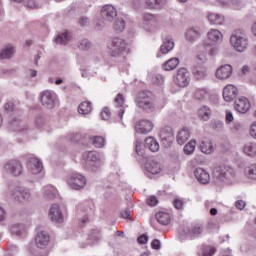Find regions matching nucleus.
Returning a JSON list of instances; mask_svg holds the SVG:
<instances>
[{
  "label": "nucleus",
  "instance_id": "f257e3e1",
  "mask_svg": "<svg viewBox=\"0 0 256 256\" xmlns=\"http://www.w3.org/2000/svg\"><path fill=\"white\" fill-rule=\"evenodd\" d=\"M217 185H233L237 181V170L229 165H217L212 170Z\"/></svg>",
  "mask_w": 256,
  "mask_h": 256
},
{
  "label": "nucleus",
  "instance_id": "f03ea898",
  "mask_svg": "<svg viewBox=\"0 0 256 256\" xmlns=\"http://www.w3.org/2000/svg\"><path fill=\"white\" fill-rule=\"evenodd\" d=\"M108 55L113 59H121L125 53H129V43L121 37H114L107 43Z\"/></svg>",
  "mask_w": 256,
  "mask_h": 256
},
{
  "label": "nucleus",
  "instance_id": "7ed1b4c3",
  "mask_svg": "<svg viewBox=\"0 0 256 256\" xmlns=\"http://www.w3.org/2000/svg\"><path fill=\"white\" fill-rule=\"evenodd\" d=\"M135 103L139 109L145 111V113H153L157 109L155 104V94L151 91H141L138 93L135 99Z\"/></svg>",
  "mask_w": 256,
  "mask_h": 256
},
{
  "label": "nucleus",
  "instance_id": "20e7f679",
  "mask_svg": "<svg viewBox=\"0 0 256 256\" xmlns=\"http://www.w3.org/2000/svg\"><path fill=\"white\" fill-rule=\"evenodd\" d=\"M82 159L83 164L89 171H97L103 165V156L95 151L84 152Z\"/></svg>",
  "mask_w": 256,
  "mask_h": 256
},
{
  "label": "nucleus",
  "instance_id": "39448f33",
  "mask_svg": "<svg viewBox=\"0 0 256 256\" xmlns=\"http://www.w3.org/2000/svg\"><path fill=\"white\" fill-rule=\"evenodd\" d=\"M230 45L238 53H244L249 47V38L242 31H234L230 36Z\"/></svg>",
  "mask_w": 256,
  "mask_h": 256
},
{
  "label": "nucleus",
  "instance_id": "423d86ee",
  "mask_svg": "<svg viewBox=\"0 0 256 256\" xmlns=\"http://www.w3.org/2000/svg\"><path fill=\"white\" fill-rule=\"evenodd\" d=\"M204 231L205 228L203 227V224H194L182 226L178 233L181 241H183V239H197L204 233Z\"/></svg>",
  "mask_w": 256,
  "mask_h": 256
},
{
  "label": "nucleus",
  "instance_id": "0eeeda50",
  "mask_svg": "<svg viewBox=\"0 0 256 256\" xmlns=\"http://www.w3.org/2000/svg\"><path fill=\"white\" fill-rule=\"evenodd\" d=\"M10 197L14 203H25V201H31V189L25 186H16L11 189Z\"/></svg>",
  "mask_w": 256,
  "mask_h": 256
},
{
  "label": "nucleus",
  "instance_id": "6e6552de",
  "mask_svg": "<svg viewBox=\"0 0 256 256\" xmlns=\"http://www.w3.org/2000/svg\"><path fill=\"white\" fill-rule=\"evenodd\" d=\"M66 183L70 189L81 191L87 185V178L79 172H73L67 176Z\"/></svg>",
  "mask_w": 256,
  "mask_h": 256
},
{
  "label": "nucleus",
  "instance_id": "1a4fd4ad",
  "mask_svg": "<svg viewBox=\"0 0 256 256\" xmlns=\"http://www.w3.org/2000/svg\"><path fill=\"white\" fill-rule=\"evenodd\" d=\"M59 96L53 90H44L40 93V103L46 109H55Z\"/></svg>",
  "mask_w": 256,
  "mask_h": 256
},
{
  "label": "nucleus",
  "instance_id": "9d476101",
  "mask_svg": "<svg viewBox=\"0 0 256 256\" xmlns=\"http://www.w3.org/2000/svg\"><path fill=\"white\" fill-rule=\"evenodd\" d=\"M3 169L8 175H12V177L23 175V165L18 160L7 161Z\"/></svg>",
  "mask_w": 256,
  "mask_h": 256
},
{
  "label": "nucleus",
  "instance_id": "9b49d317",
  "mask_svg": "<svg viewBox=\"0 0 256 256\" xmlns=\"http://www.w3.org/2000/svg\"><path fill=\"white\" fill-rule=\"evenodd\" d=\"M174 83L178 85V87H187L189 83H191V76L189 75V71H187L185 68H180L174 77Z\"/></svg>",
  "mask_w": 256,
  "mask_h": 256
},
{
  "label": "nucleus",
  "instance_id": "f8f14e48",
  "mask_svg": "<svg viewBox=\"0 0 256 256\" xmlns=\"http://www.w3.org/2000/svg\"><path fill=\"white\" fill-rule=\"evenodd\" d=\"M101 17L104 21L113 23L117 19V9L111 4H106L101 9Z\"/></svg>",
  "mask_w": 256,
  "mask_h": 256
},
{
  "label": "nucleus",
  "instance_id": "ddd939ff",
  "mask_svg": "<svg viewBox=\"0 0 256 256\" xmlns=\"http://www.w3.org/2000/svg\"><path fill=\"white\" fill-rule=\"evenodd\" d=\"M27 170L31 175H39L43 171V163L37 157H30L27 162Z\"/></svg>",
  "mask_w": 256,
  "mask_h": 256
},
{
  "label": "nucleus",
  "instance_id": "4468645a",
  "mask_svg": "<svg viewBox=\"0 0 256 256\" xmlns=\"http://www.w3.org/2000/svg\"><path fill=\"white\" fill-rule=\"evenodd\" d=\"M153 122L151 120L142 119L136 123L135 131L141 135H147V133H151L153 131Z\"/></svg>",
  "mask_w": 256,
  "mask_h": 256
},
{
  "label": "nucleus",
  "instance_id": "2eb2a0df",
  "mask_svg": "<svg viewBox=\"0 0 256 256\" xmlns=\"http://www.w3.org/2000/svg\"><path fill=\"white\" fill-rule=\"evenodd\" d=\"M231 75H233V67L229 64L222 65L215 71V77L219 79V81H225V79H229Z\"/></svg>",
  "mask_w": 256,
  "mask_h": 256
},
{
  "label": "nucleus",
  "instance_id": "dca6fc26",
  "mask_svg": "<svg viewBox=\"0 0 256 256\" xmlns=\"http://www.w3.org/2000/svg\"><path fill=\"white\" fill-rule=\"evenodd\" d=\"M238 93L239 91L235 85L228 84L223 89V99L226 101V103H231V101L237 98Z\"/></svg>",
  "mask_w": 256,
  "mask_h": 256
},
{
  "label": "nucleus",
  "instance_id": "f3484780",
  "mask_svg": "<svg viewBox=\"0 0 256 256\" xmlns=\"http://www.w3.org/2000/svg\"><path fill=\"white\" fill-rule=\"evenodd\" d=\"M207 21L210 25H215L216 27L225 25V15L217 12H207Z\"/></svg>",
  "mask_w": 256,
  "mask_h": 256
},
{
  "label": "nucleus",
  "instance_id": "a211bd4d",
  "mask_svg": "<svg viewBox=\"0 0 256 256\" xmlns=\"http://www.w3.org/2000/svg\"><path fill=\"white\" fill-rule=\"evenodd\" d=\"M49 217L51 221H54V223H63V220H64L63 210H61V207L59 206V204H53L50 207Z\"/></svg>",
  "mask_w": 256,
  "mask_h": 256
},
{
  "label": "nucleus",
  "instance_id": "6ab92c4d",
  "mask_svg": "<svg viewBox=\"0 0 256 256\" xmlns=\"http://www.w3.org/2000/svg\"><path fill=\"white\" fill-rule=\"evenodd\" d=\"M234 109L238 113H247L251 109V103L247 98L240 96L234 102Z\"/></svg>",
  "mask_w": 256,
  "mask_h": 256
},
{
  "label": "nucleus",
  "instance_id": "aec40b11",
  "mask_svg": "<svg viewBox=\"0 0 256 256\" xmlns=\"http://www.w3.org/2000/svg\"><path fill=\"white\" fill-rule=\"evenodd\" d=\"M207 39L213 45H219L223 43V32L220 31L219 29L211 28L207 32Z\"/></svg>",
  "mask_w": 256,
  "mask_h": 256
},
{
  "label": "nucleus",
  "instance_id": "412c9836",
  "mask_svg": "<svg viewBox=\"0 0 256 256\" xmlns=\"http://www.w3.org/2000/svg\"><path fill=\"white\" fill-rule=\"evenodd\" d=\"M194 175L197 181L202 185H207L211 181V175L204 168H196Z\"/></svg>",
  "mask_w": 256,
  "mask_h": 256
},
{
  "label": "nucleus",
  "instance_id": "4be33fe9",
  "mask_svg": "<svg viewBox=\"0 0 256 256\" xmlns=\"http://www.w3.org/2000/svg\"><path fill=\"white\" fill-rule=\"evenodd\" d=\"M49 241H51V238L47 232L40 231L36 234L35 243L39 249H45V247L49 245Z\"/></svg>",
  "mask_w": 256,
  "mask_h": 256
},
{
  "label": "nucleus",
  "instance_id": "5701e85b",
  "mask_svg": "<svg viewBox=\"0 0 256 256\" xmlns=\"http://www.w3.org/2000/svg\"><path fill=\"white\" fill-rule=\"evenodd\" d=\"M57 195H59V191L51 184L44 186L42 189V196L46 201H53Z\"/></svg>",
  "mask_w": 256,
  "mask_h": 256
},
{
  "label": "nucleus",
  "instance_id": "b1692460",
  "mask_svg": "<svg viewBox=\"0 0 256 256\" xmlns=\"http://www.w3.org/2000/svg\"><path fill=\"white\" fill-rule=\"evenodd\" d=\"M77 219L82 222V225H85L89 221V207L85 204H80L77 206Z\"/></svg>",
  "mask_w": 256,
  "mask_h": 256
},
{
  "label": "nucleus",
  "instance_id": "393cba45",
  "mask_svg": "<svg viewBox=\"0 0 256 256\" xmlns=\"http://www.w3.org/2000/svg\"><path fill=\"white\" fill-rule=\"evenodd\" d=\"M156 18L153 14L146 13L143 15L142 27L145 31H153L155 27Z\"/></svg>",
  "mask_w": 256,
  "mask_h": 256
},
{
  "label": "nucleus",
  "instance_id": "a878e982",
  "mask_svg": "<svg viewBox=\"0 0 256 256\" xmlns=\"http://www.w3.org/2000/svg\"><path fill=\"white\" fill-rule=\"evenodd\" d=\"M191 137V130L189 128H182L178 131L176 136V141L178 145H185L187 141H189V138Z\"/></svg>",
  "mask_w": 256,
  "mask_h": 256
},
{
  "label": "nucleus",
  "instance_id": "bb28decb",
  "mask_svg": "<svg viewBox=\"0 0 256 256\" xmlns=\"http://www.w3.org/2000/svg\"><path fill=\"white\" fill-rule=\"evenodd\" d=\"M201 36V31H199V28L190 27L187 28L184 32V37L186 41H189L192 43V41H196V39H199Z\"/></svg>",
  "mask_w": 256,
  "mask_h": 256
},
{
  "label": "nucleus",
  "instance_id": "cd10ccee",
  "mask_svg": "<svg viewBox=\"0 0 256 256\" xmlns=\"http://www.w3.org/2000/svg\"><path fill=\"white\" fill-rule=\"evenodd\" d=\"M199 149L205 155H211L214 151L213 142L209 138H203L199 144Z\"/></svg>",
  "mask_w": 256,
  "mask_h": 256
},
{
  "label": "nucleus",
  "instance_id": "c85d7f7f",
  "mask_svg": "<svg viewBox=\"0 0 256 256\" xmlns=\"http://www.w3.org/2000/svg\"><path fill=\"white\" fill-rule=\"evenodd\" d=\"M145 169L148 173H151L152 175H157L161 173V164L157 163L156 161L150 159L145 163Z\"/></svg>",
  "mask_w": 256,
  "mask_h": 256
},
{
  "label": "nucleus",
  "instance_id": "c756f323",
  "mask_svg": "<svg viewBox=\"0 0 256 256\" xmlns=\"http://www.w3.org/2000/svg\"><path fill=\"white\" fill-rule=\"evenodd\" d=\"M174 47H175V42L173 41V38L171 36H168L163 40V43L160 47V51L163 55H167V53H170V51H173Z\"/></svg>",
  "mask_w": 256,
  "mask_h": 256
},
{
  "label": "nucleus",
  "instance_id": "7c9ffc66",
  "mask_svg": "<svg viewBox=\"0 0 256 256\" xmlns=\"http://www.w3.org/2000/svg\"><path fill=\"white\" fill-rule=\"evenodd\" d=\"M15 55V47L8 45L0 50V61H5V59H12Z\"/></svg>",
  "mask_w": 256,
  "mask_h": 256
},
{
  "label": "nucleus",
  "instance_id": "2f4dec72",
  "mask_svg": "<svg viewBox=\"0 0 256 256\" xmlns=\"http://www.w3.org/2000/svg\"><path fill=\"white\" fill-rule=\"evenodd\" d=\"M114 101H115L116 107H120L118 115H119L120 119H123V115L125 113V107H127L125 105V98L123 97L122 94H118Z\"/></svg>",
  "mask_w": 256,
  "mask_h": 256
},
{
  "label": "nucleus",
  "instance_id": "473e14b6",
  "mask_svg": "<svg viewBox=\"0 0 256 256\" xmlns=\"http://www.w3.org/2000/svg\"><path fill=\"white\" fill-rule=\"evenodd\" d=\"M196 60L198 63H207V46L204 44L198 47Z\"/></svg>",
  "mask_w": 256,
  "mask_h": 256
},
{
  "label": "nucleus",
  "instance_id": "72a5a7b5",
  "mask_svg": "<svg viewBox=\"0 0 256 256\" xmlns=\"http://www.w3.org/2000/svg\"><path fill=\"white\" fill-rule=\"evenodd\" d=\"M242 151L248 157H255L256 155V143L255 142H247L244 144Z\"/></svg>",
  "mask_w": 256,
  "mask_h": 256
},
{
  "label": "nucleus",
  "instance_id": "f704fd0d",
  "mask_svg": "<svg viewBox=\"0 0 256 256\" xmlns=\"http://www.w3.org/2000/svg\"><path fill=\"white\" fill-rule=\"evenodd\" d=\"M145 147L152 151V153H157L159 151V142L153 137H147L145 139Z\"/></svg>",
  "mask_w": 256,
  "mask_h": 256
},
{
  "label": "nucleus",
  "instance_id": "c9c22d12",
  "mask_svg": "<svg viewBox=\"0 0 256 256\" xmlns=\"http://www.w3.org/2000/svg\"><path fill=\"white\" fill-rule=\"evenodd\" d=\"M10 232L12 235H17L18 237H25L27 235V230H25V226L21 224H14L10 227Z\"/></svg>",
  "mask_w": 256,
  "mask_h": 256
},
{
  "label": "nucleus",
  "instance_id": "e433bc0d",
  "mask_svg": "<svg viewBox=\"0 0 256 256\" xmlns=\"http://www.w3.org/2000/svg\"><path fill=\"white\" fill-rule=\"evenodd\" d=\"M156 220L160 225H169L171 223V216L167 212H158L156 214Z\"/></svg>",
  "mask_w": 256,
  "mask_h": 256
},
{
  "label": "nucleus",
  "instance_id": "4c0bfd02",
  "mask_svg": "<svg viewBox=\"0 0 256 256\" xmlns=\"http://www.w3.org/2000/svg\"><path fill=\"white\" fill-rule=\"evenodd\" d=\"M198 117H200L202 121H209L211 117V109L207 106H201L198 109Z\"/></svg>",
  "mask_w": 256,
  "mask_h": 256
},
{
  "label": "nucleus",
  "instance_id": "58836bf2",
  "mask_svg": "<svg viewBox=\"0 0 256 256\" xmlns=\"http://www.w3.org/2000/svg\"><path fill=\"white\" fill-rule=\"evenodd\" d=\"M91 111H93V106L91 102L88 101L82 102L78 107V113H80V115H89Z\"/></svg>",
  "mask_w": 256,
  "mask_h": 256
},
{
  "label": "nucleus",
  "instance_id": "ea45409f",
  "mask_svg": "<svg viewBox=\"0 0 256 256\" xmlns=\"http://www.w3.org/2000/svg\"><path fill=\"white\" fill-rule=\"evenodd\" d=\"M244 175L248 179H252L253 181H256V164H250L246 166L244 169Z\"/></svg>",
  "mask_w": 256,
  "mask_h": 256
},
{
  "label": "nucleus",
  "instance_id": "a19ab883",
  "mask_svg": "<svg viewBox=\"0 0 256 256\" xmlns=\"http://www.w3.org/2000/svg\"><path fill=\"white\" fill-rule=\"evenodd\" d=\"M177 65H179V58H171L164 63L163 69L165 71H173V69L177 68Z\"/></svg>",
  "mask_w": 256,
  "mask_h": 256
},
{
  "label": "nucleus",
  "instance_id": "79ce46f5",
  "mask_svg": "<svg viewBox=\"0 0 256 256\" xmlns=\"http://www.w3.org/2000/svg\"><path fill=\"white\" fill-rule=\"evenodd\" d=\"M69 42V32L64 31L60 34H58L55 38V43L58 45H67Z\"/></svg>",
  "mask_w": 256,
  "mask_h": 256
},
{
  "label": "nucleus",
  "instance_id": "37998d69",
  "mask_svg": "<svg viewBox=\"0 0 256 256\" xmlns=\"http://www.w3.org/2000/svg\"><path fill=\"white\" fill-rule=\"evenodd\" d=\"M194 97L198 101H203L209 97V92L205 88H198L194 92Z\"/></svg>",
  "mask_w": 256,
  "mask_h": 256
},
{
  "label": "nucleus",
  "instance_id": "c03bdc74",
  "mask_svg": "<svg viewBox=\"0 0 256 256\" xmlns=\"http://www.w3.org/2000/svg\"><path fill=\"white\" fill-rule=\"evenodd\" d=\"M195 147H197V141L195 139L190 140L185 146H184V153L185 155H193L195 153Z\"/></svg>",
  "mask_w": 256,
  "mask_h": 256
},
{
  "label": "nucleus",
  "instance_id": "a18cd8bd",
  "mask_svg": "<svg viewBox=\"0 0 256 256\" xmlns=\"http://www.w3.org/2000/svg\"><path fill=\"white\" fill-rule=\"evenodd\" d=\"M91 47H93V44L91 43V41H89V39H81L78 42V49H80V51H89V49H91Z\"/></svg>",
  "mask_w": 256,
  "mask_h": 256
},
{
  "label": "nucleus",
  "instance_id": "49530a36",
  "mask_svg": "<svg viewBox=\"0 0 256 256\" xmlns=\"http://www.w3.org/2000/svg\"><path fill=\"white\" fill-rule=\"evenodd\" d=\"M145 5L148 9H159L163 5V0H145Z\"/></svg>",
  "mask_w": 256,
  "mask_h": 256
},
{
  "label": "nucleus",
  "instance_id": "de8ad7c7",
  "mask_svg": "<svg viewBox=\"0 0 256 256\" xmlns=\"http://www.w3.org/2000/svg\"><path fill=\"white\" fill-rule=\"evenodd\" d=\"M114 29L117 33H123L125 31V20L118 18L114 23Z\"/></svg>",
  "mask_w": 256,
  "mask_h": 256
},
{
  "label": "nucleus",
  "instance_id": "09e8293b",
  "mask_svg": "<svg viewBox=\"0 0 256 256\" xmlns=\"http://www.w3.org/2000/svg\"><path fill=\"white\" fill-rule=\"evenodd\" d=\"M92 143L98 149H101L102 147H105V138H103V136H94L92 137Z\"/></svg>",
  "mask_w": 256,
  "mask_h": 256
},
{
  "label": "nucleus",
  "instance_id": "8fccbe9b",
  "mask_svg": "<svg viewBox=\"0 0 256 256\" xmlns=\"http://www.w3.org/2000/svg\"><path fill=\"white\" fill-rule=\"evenodd\" d=\"M194 77H195V79H198L199 81H201V79H205V77H207V70L204 68L196 70L194 72Z\"/></svg>",
  "mask_w": 256,
  "mask_h": 256
},
{
  "label": "nucleus",
  "instance_id": "3c124183",
  "mask_svg": "<svg viewBox=\"0 0 256 256\" xmlns=\"http://www.w3.org/2000/svg\"><path fill=\"white\" fill-rule=\"evenodd\" d=\"M160 139H161L163 145L166 147H169L171 145V143H173V139L165 138V130H162L160 132Z\"/></svg>",
  "mask_w": 256,
  "mask_h": 256
},
{
  "label": "nucleus",
  "instance_id": "603ef678",
  "mask_svg": "<svg viewBox=\"0 0 256 256\" xmlns=\"http://www.w3.org/2000/svg\"><path fill=\"white\" fill-rule=\"evenodd\" d=\"M152 81L154 85H163V83H165V78L161 74H156L153 76Z\"/></svg>",
  "mask_w": 256,
  "mask_h": 256
},
{
  "label": "nucleus",
  "instance_id": "864d4df0",
  "mask_svg": "<svg viewBox=\"0 0 256 256\" xmlns=\"http://www.w3.org/2000/svg\"><path fill=\"white\" fill-rule=\"evenodd\" d=\"M215 255V248L212 246H205L203 248V256H213Z\"/></svg>",
  "mask_w": 256,
  "mask_h": 256
},
{
  "label": "nucleus",
  "instance_id": "5fc2aeb1",
  "mask_svg": "<svg viewBox=\"0 0 256 256\" xmlns=\"http://www.w3.org/2000/svg\"><path fill=\"white\" fill-rule=\"evenodd\" d=\"M101 119L103 121H109L111 119V112L109 111V108H104L101 112Z\"/></svg>",
  "mask_w": 256,
  "mask_h": 256
},
{
  "label": "nucleus",
  "instance_id": "6e6d98bb",
  "mask_svg": "<svg viewBox=\"0 0 256 256\" xmlns=\"http://www.w3.org/2000/svg\"><path fill=\"white\" fill-rule=\"evenodd\" d=\"M136 153L140 157H143V155H145V149L143 148V145L139 141H136Z\"/></svg>",
  "mask_w": 256,
  "mask_h": 256
},
{
  "label": "nucleus",
  "instance_id": "4d7b16f0",
  "mask_svg": "<svg viewBox=\"0 0 256 256\" xmlns=\"http://www.w3.org/2000/svg\"><path fill=\"white\" fill-rule=\"evenodd\" d=\"M147 203H148V205H150V207H155V206L159 205V200L155 196H150L147 199Z\"/></svg>",
  "mask_w": 256,
  "mask_h": 256
},
{
  "label": "nucleus",
  "instance_id": "13d9d810",
  "mask_svg": "<svg viewBox=\"0 0 256 256\" xmlns=\"http://www.w3.org/2000/svg\"><path fill=\"white\" fill-rule=\"evenodd\" d=\"M249 133L253 139H256V121L251 123Z\"/></svg>",
  "mask_w": 256,
  "mask_h": 256
},
{
  "label": "nucleus",
  "instance_id": "bf43d9fd",
  "mask_svg": "<svg viewBox=\"0 0 256 256\" xmlns=\"http://www.w3.org/2000/svg\"><path fill=\"white\" fill-rule=\"evenodd\" d=\"M183 205H185V202L183 201V199L176 198L174 200V207L176 209H183Z\"/></svg>",
  "mask_w": 256,
  "mask_h": 256
},
{
  "label": "nucleus",
  "instance_id": "052dcab7",
  "mask_svg": "<svg viewBox=\"0 0 256 256\" xmlns=\"http://www.w3.org/2000/svg\"><path fill=\"white\" fill-rule=\"evenodd\" d=\"M226 123L229 125V123H233L235 121V117H233V113L229 110H226Z\"/></svg>",
  "mask_w": 256,
  "mask_h": 256
},
{
  "label": "nucleus",
  "instance_id": "680f3d73",
  "mask_svg": "<svg viewBox=\"0 0 256 256\" xmlns=\"http://www.w3.org/2000/svg\"><path fill=\"white\" fill-rule=\"evenodd\" d=\"M4 109L5 111H7V113H11L14 111L15 109V104H13V102H7L5 105H4Z\"/></svg>",
  "mask_w": 256,
  "mask_h": 256
},
{
  "label": "nucleus",
  "instance_id": "e2e57ef3",
  "mask_svg": "<svg viewBox=\"0 0 256 256\" xmlns=\"http://www.w3.org/2000/svg\"><path fill=\"white\" fill-rule=\"evenodd\" d=\"M245 205L246 203L243 200H237L235 203V207L239 209V211H243L245 209Z\"/></svg>",
  "mask_w": 256,
  "mask_h": 256
},
{
  "label": "nucleus",
  "instance_id": "0e129e2a",
  "mask_svg": "<svg viewBox=\"0 0 256 256\" xmlns=\"http://www.w3.org/2000/svg\"><path fill=\"white\" fill-rule=\"evenodd\" d=\"M152 249H155L156 251H159L161 249V241L155 239L151 243Z\"/></svg>",
  "mask_w": 256,
  "mask_h": 256
},
{
  "label": "nucleus",
  "instance_id": "69168bd1",
  "mask_svg": "<svg viewBox=\"0 0 256 256\" xmlns=\"http://www.w3.org/2000/svg\"><path fill=\"white\" fill-rule=\"evenodd\" d=\"M137 241L140 245H145V243H147L149 241V237H147V235L143 234L140 237H138Z\"/></svg>",
  "mask_w": 256,
  "mask_h": 256
},
{
  "label": "nucleus",
  "instance_id": "338daca9",
  "mask_svg": "<svg viewBox=\"0 0 256 256\" xmlns=\"http://www.w3.org/2000/svg\"><path fill=\"white\" fill-rule=\"evenodd\" d=\"M214 5H220V7H227V5H229V0H216Z\"/></svg>",
  "mask_w": 256,
  "mask_h": 256
},
{
  "label": "nucleus",
  "instance_id": "774afa93",
  "mask_svg": "<svg viewBox=\"0 0 256 256\" xmlns=\"http://www.w3.org/2000/svg\"><path fill=\"white\" fill-rule=\"evenodd\" d=\"M79 24L82 27H87V25H89V18H87V17L80 18Z\"/></svg>",
  "mask_w": 256,
  "mask_h": 256
}]
</instances>
